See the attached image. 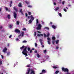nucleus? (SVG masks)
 Wrapping results in <instances>:
<instances>
[{
  "mask_svg": "<svg viewBox=\"0 0 74 74\" xmlns=\"http://www.w3.org/2000/svg\"><path fill=\"white\" fill-rule=\"evenodd\" d=\"M27 47L25 46H25L23 45L22 47H21L20 48V49H21V50H22L24 48L23 50L22 53L23 55H25V56H27V53L28 52L27 51Z\"/></svg>",
  "mask_w": 74,
  "mask_h": 74,
  "instance_id": "1",
  "label": "nucleus"
},
{
  "mask_svg": "<svg viewBox=\"0 0 74 74\" xmlns=\"http://www.w3.org/2000/svg\"><path fill=\"white\" fill-rule=\"evenodd\" d=\"M62 71H64V72H66L67 73H69V69L67 68H64L63 67L62 68Z\"/></svg>",
  "mask_w": 74,
  "mask_h": 74,
  "instance_id": "2",
  "label": "nucleus"
},
{
  "mask_svg": "<svg viewBox=\"0 0 74 74\" xmlns=\"http://www.w3.org/2000/svg\"><path fill=\"white\" fill-rule=\"evenodd\" d=\"M41 25L40 24H39L38 25V27L37 28V30H40L41 29V28L42 27Z\"/></svg>",
  "mask_w": 74,
  "mask_h": 74,
  "instance_id": "3",
  "label": "nucleus"
},
{
  "mask_svg": "<svg viewBox=\"0 0 74 74\" xmlns=\"http://www.w3.org/2000/svg\"><path fill=\"white\" fill-rule=\"evenodd\" d=\"M47 40H48L47 42L48 44H49V45H50L51 44V39H50V38L49 37H48L47 38Z\"/></svg>",
  "mask_w": 74,
  "mask_h": 74,
  "instance_id": "4",
  "label": "nucleus"
},
{
  "mask_svg": "<svg viewBox=\"0 0 74 74\" xmlns=\"http://www.w3.org/2000/svg\"><path fill=\"white\" fill-rule=\"evenodd\" d=\"M13 16H14V18L16 19V16H17V14L15 12H14L13 13Z\"/></svg>",
  "mask_w": 74,
  "mask_h": 74,
  "instance_id": "5",
  "label": "nucleus"
},
{
  "mask_svg": "<svg viewBox=\"0 0 74 74\" xmlns=\"http://www.w3.org/2000/svg\"><path fill=\"white\" fill-rule=\"evenodd\" d=\"M30 68H28L27 69V72L26 73V74H29V73H30Z\"/></svg>",
  "mask_w": 74,
  "mask_h": 74,
  "instance_id": "6",
  "label": "nucleus"
},
{
  "mask_svg": "<svg viewBox=\"0 0 74 74\" xmlns=\"http://www.w3.org/2000/svg\"><path fill=\"white\" fill-rule=\"evenodd\" d=\"M14 32H16V33H20V32H21V31H20V30H19V29H15Z\"/></svg>",
  "mask_w": 74,
  "mask_h": 74,
  "instance_id": "7",
  "label": "nucleus"
},
{
  "mask_svg": "<svg viewBox=\"0 0 74 74\" xmlns=\"http://www.w3.org/2000/svg\"><path fill=\"white\" fill-rule=\"evenodd\" d=\"M27 50L28 51H30L29 53H31L32 52V50H30V48L29 47H28L27 48Z\"/></svg>",
  "mask_w": 74,
  "mask_h": 74,
  "instance_id": "8",
  "label": "nucleus"
},
{
  "mask_svg": "<svg viewBox=\"0 0 74 74\" xmlns=\"http://www.w3.org/2000/svg\"><path fill=\"white\" fill-rule=\"evenodd\" d=\"M6 51H7V48L5 47L4 49H3V52H5Z\"/></svg>",
  "mask_w": 74,
  "mask_h": 74,
  "instance_id": "9",
  "label": "nucleus"
},
{
  "mask_svg": "<svg viewBox=\"0 0 74 74\" xmlns=\"http://www.w3.org/2000/svg\"><path fill=\"white\" fill-rule=\"evenodd\" d=\"M30 74H35V71L32 69L31 70V72Z\"/></svg>",
  "mask_w": 74,
  "mask_h": 74,
  "instance_id": "10",
  "label": "nucleus"
},
{
  "mask_svg": "<svg viewBox=\"0 0 74 74\" xmlns=\"http://www.w3.org/2000/svg\"><path fill=\"white\" fill-rule=\"evenodd\" d=\"M19 12H21V14L23 15L24 14H23V12H22V9H21L19 11Z\"/></svg>",
  "mask_w": 74,
  "mask_h": 74,
  "instance_id": "11",
  "label": "nucleus"
},
{
  "mask_svg": "<svg viewBox=\"0 0 74 74\" xmlns=\"http://www.w3.org/2000/svg\"><path fill=\"white\" fill-rule=\"evenodd\" d=\"M13 9L15 10V11H16V12H18V9L16 8V7H13Z\"/></svg>",
  "mask_w": 74,
  "mask_h": 74,
  "instance_id": "12",
  "label": "nucleus"
},
{
  "mask_svg": "<svg viewBox=\"0 0 74 74\" xmlns=\"http://www.w3.org/2000/svg\"><path fill=\"white\" fill-rule=\"evenodd\" d=\"M36 25L37 26H38V23H39V22L38 21V19H36Z\"/></svg>",
  "mask_w": 74,
  "mask_h": 74,
  "instance_id": "13",
  "label": "nucleus"
},
{
  "mask_svg": "<svg viewBox=\"0 0 74 74\" xmlns=\"http://www.w3.org/2000/svg\"><path fill=\"white\" fill-rule=\"evenodd\" d=\"M42 73H46V71L44 69H43L42 70Z\"/></svg>",
  "mask_w": 74,
  "mask_h": 74,
  "instance_id": "14",
  "label": "nucleus"
},
{
  "mask_svg": "<svg viewBox=\"0 0 74 74\" xmlns=\"http://www.w3.org/2000/svg\"><path fill=\"white\" fill-rule=\"evenodd\" d=\"M30 18L32 21H33L34 19V18L33 17V15H31L30 16Z\"/></svg>",
  "mask_w": 74,
  "mask_h": 74,
  "instance_id": "15",
  "label": "nucleus"
},
{
  "mask_svg": "<svg viewBox=\"0 0 74 74\" xmlns=\"http://www.w3.org/2000/svg\"><path fill=\"white\" fill-rule=\"evenodd\" d=\"M51 27L52 28H53V29H55L56 27V26L54 25H52L51 26Z\"/></svg>",
  "mask_w": 74,
  "mask_h": 74,
  "instance_id": "16",
  "label": "nucleus"
},
{
  "mask_svg": "<svg viewBox=\"0 0 74 74\" xmlns=\"http://www.w3.org/2000/svg\"><path fill=\"white\" fill-rule=\"evenodd\" d=\"M18 7L20 8L22 7V4L21 3H19V5H18Z\"/></svg>",
  "mask_w": 74,
  "mask_h": 74,
  "instance_id": "17",
  "label": "nucleus"
},
{
  "mask_svg": "<svg viewBox=\"0 0 74 74\" xmlns=\"http://www.w3.org/2000/svg\"><path fill=\"white\" fill-rule=\"evenodd\" d=\"M58 9H59V7H57L56 8V9H54V10H55V11H57V10H58Z\"/></svg>",
  "mask_w": 74,
  "mask_h": 74,
  "instance_id": "18",
  "label": "nucleus"
},
{
  "mask_svg": "<svg viewBox=\"0 0 74 74\" xmlns=\"http://www.w3.org/2000/svg\"><path fill=\"white\" fill-rule=\"evenodd\" d=\"M52 39L53 40H55V39H56V38L55 36H53L52 37Z\"/></svg>",
  "mask_w": 74,
  "mask_h": 74,
  "instance_id": "19",
  "label": "nucleus"
},
{
  "mask_svg": "<svg viewBox=\"0 0 74 74\" xmlns=\"http://www.w3.org/2000/svg\"><path fill=\"white\" fill-rule=\"evenodd\" d=\"M25 3L26 4H30V2L26 1H25Z\"/></svg>",
  "mask_w": 74,
  "mask_h": 74,
  "instance_id": "20",
  "label": "nucleus"
},
{
  "mask_svg": "<svg viewBox=\"0 0 74 74\" xmlns=\"http://www.w3.org/2000/svg\"><path fill=\"white\" fill-rule=\"evenodd\" d=\"M7 17L8 19H10V14L8 15L7 16Z\"/></svg>",
  "mask_w": 74,
  "mask_h": 74,
  "instance_id": "21",
  "label": "nucleus"
},
{
  "mask_svg": "<svg viewBox=\"0 0 74 74\" xmlns=\"http://www.w3.org/2000/svg\"><path fill=\"white\" fill-rule=\"evenodd\" d=\"M58 15H59V16H60V17H62V14H61V13H59L58 14Z\"/></svg>",
  "mask_w": 74,
  "mask_h": 74,
  "instance_id": "22",
  "label": "nucleus"
},
{
  "mask_svg": "<svg viewBox=\"0 0 74 74\" xmlns=\"http://www.w3.org/2000/svg\"><path fill=\"white\" fill-rule=\"evenodd\" d=\"M50 34L49 33H48L47 34V37H49V36Z\"/></svg>",
  "mask_w": 74,
  "mask_h": 74,
  "instance_id": "23",
  "label": "nucleus"
},
{
  "mask_svg": "<svg viewBox=\"0 0 74 74\" xmlns=\"http://www.w3.org/2000/svg\"><path fill=\"white\" fill-rule=\"evenodd\" d=\"M59 72V71H56V72H55V74H57Z\"/></svg>",
  "mask_w": 74,
  "mask_h": 74,
  "instance_id": "24",
  "label": "nucleus"
},
{
  "mask_svg": "<svg viewBox=\"0 0 74 74\" xmlns=\"http://www.w3.org/2000/svg\"><path fill=\"white\" fill-rule=\"evenodd\" d=\"M53 69H57L58 68V67L56 66H53Z\"/></svg>",
  "mask_w": 74,
  "mask_h": 74,
  "instance_id": "25",
  "label": "nucleus"
},
{
  "mask_svg": "<svg viewBox=\"0 0 74 74\" xmlns=\"http://www.w3.org/2000/svg\"><path fill=\"white\" fill-rule=\"evenodd\" d=\"M36 32H34V37H36Z\"/></svg>",
  "mask_w": 74,
  "mask_h": 74,
  "instance_id": "26",
  "label": "nucleus"
},
{
  "mask_svg": "<svg viewBox=\"0 0 74 74\" xmlns=\"http://www.w3.org/2000/svg\"><path fill=\"white\" fill-rule=\"evenodd\" d=\"M24 33L23 32H22L21 34H22V37H23V35H24Z\"/></svg>",
  "mask_w": 74,
  "mask_h": 74,
  "instance_id": "27",
  "label": "nucleus"
},
{
  "mask_svg": "<svg viewBox=\"0 0 74 74\" xmlns=\"http://www.w3.org/2000/svg\"><path fill=\"white\" fill-rule=\"evenodd\" d=\"M29 23H32V19H30L29 21Z\"/></svg>",
  "mask_w": 74,
  "mask_h": 74,
  "instance_id": "28",
  "label": "nucleus"
},
{
  "mask_svg": "<svg viewBox=\"0 0 74 74\" xmlns=\"http://www.w3.org/2000/svg\"><path fill=\"white\" fill-rule=\"evenodd\" d=\"M59 40H57V41L56 42V44H58V43H59Z\"/></svg>",
  "mask_w": 74,
  "mask_h": 74,
  "instance_id": "29",
  "label": "nucleus"
},
{
  "mask_svg": "<svg viewBox=\"0 0 74 74\" xmlns=\"http://www.w3.org/2000/svg\"><path fill=\"white\" fill-rule=\"evenodd\" d=\"M43 53H47V50H44L43 51Z\"/></svg>",
  "mask_w": 74,
  "mask_h": 74,
  "instance_id": "30",
  "label": "nucleus"
},
{
  "mask_svg": "<svg viewBox=\"0 0 74 74\" xmlns=\"http://www.w3.org/2000/svg\"><path fill=\"white\" fill-rule=\"evenodd\" d=\"M45 29H47V30H49V28L48 27H45Z\"/></svg>",
  "mask_w": 74,
  "mask_h": 74,
  "instance_id": "31",
  "label": "nucleus"
},
{
  "mask_svg": "<svg viewBox=\"0 0 74 74\" xmlns=\"http://www.w3.org/2000/svg\"><path fill=\"white\" fill-rule=\"evenodd\" d=\"M16 23L17 25H19V22L18 21H17Z\"/></svg>",
  "mask_w": 74,
  "mask_h": 74,
  "instance_id": "32",
  "label": "nucleus"
},
{
  "mask_svg": "<svg viewBox=\"0 0 74 74\" xmlns=\"http://www.w3.org/2000/svg\"><path fill=\"white\" fill-rule=\"evenodd\" d=\"M9 55H10V52H8L7 53V56H9Z\"/></svg>",
  "mask_w": 74,
  "mask_h": 74,
  "instance_id": "33",
  "label": "nucleus"
},
{
  "mask_svg": "<svg viewBox=\"0 0 74 74\" xmlns=\"http://www.w3.org/2000/svg\"><path fill=\"white\" fill-rule=\"evenodd\" d=\"M28 14L29 15H31V14H32V13L30 12H28Z\"/></svg>",
  "mask_w": 74,
  "mask_h": 74,
  "instance_id": "34",
  "label": "nucleus"
},
{
  "mask_svg": "<svg viewBox=\"0 0 74 74\" xmlns=\"http://www.w3.org/2000/svg\"><path fill=\"white\" fill-rule=\"evenodd\" d=\"M23 43H26L27 42V41H26L25 40H24L23 41Z\"/></svg>",
  "mask_w": 74,
  "mask_h": 74,
  "instance_id": "35",
  "label": "nucleus"
},
{
  "mask_svg": "<svg viewBox=\"0 0 74 74\" xmlns=\"http://www.w3.org/2000/svg\"><path fill=\"white\" fill-rule=\"evenodd\" d=\"M28 7H29V8H32V5H29L28 6Z\"/></svg>",
  "mask_w": 74,
  "mask_h": 74,
  "instance_id": "36",
  "label": "nucleus"
},
{
  "mask_svg": "<svg viewBox=\"0 0 74 74\" xmlns=\"http://www.w3.org/2000/svg\"><path fill=\"white\" fill-rule=\"evenodd\" d=\"M44 37L45 38V37H47V35H46V34H45V33H44Z\"/></svg>",
  "mask_w": 74,
  "mask_h": 74,
  "instance_id": "37",
  "label": "nucleus"
},
{
  "mask_svg": "<svg viewBox=\"0 0 74 74\" xmlns=\"http://www.w3.org/2000/svg\"><path fill=\"white\" fill-rule=\"evenodd\" d=\"M52 24H53L52 22H50V23H49V25H52Z\"/></svg>",
  "mask_w": 74,
  "mask_h": 74,
  "instance_id": "38",
  "label": "nucleus"
},
{
  "mask_svg": "<svg viewBox=\"0 0 74 74\" xmlns=\"http://www.w3.org/2000/svg\"><path fill=\"white\" fill-rule=\"evenodd\" d=\"M37 56L38 58H40V55H39V54H37Z\"/></svg>",
  "mask_w": 74,
  "mask_h": 74,
  "instance_id": "39",
  "label": "nucleus"
},
{
  "mask_svg": "<svg viewBox=\"0 0 74 74\" xmlns=\"http://www.w3.org/2000/svg\"><path fill=\"white\" fill-rule=\"evenodd\" d=\"M52 43L53 44H55V40H53L52 41Z\"/></svg>",
  "mask_w": 74,
  "mask_h": 74,
  "instance_id": "40",
  "label": "nucleus"
},
{
  "mask_svg": "<svg viewBox=\"0 0 74 74\" xmlns=\"http://www.w3.org/2000/svg\"><path fill=\"white\" fill-rule=\"evenodd\" d=\"M2 61L0 60V65H1V64H2Z\"/></svg>",
  "mask_w": 74,
  "mask_h": 74,
  "instance_id": "41",
  "label": "nucleus"
},
{
  "mask_svg": "<svg viewBox=\"0 0 74 74\" xmlns=\"http://www.w3.org/2000/svg\"><path fill=\"white\" fill-rule=\"evenodd\" d=\"M5 8L6 11H8V8L7 7H5Z\"/></svg>",
  "mask_w": 74,
  "mask_h": 74,
  "instance_id": "42",
  "label": "nucleus"
},
{
  "mask_svg": "<svg viewBox=\"0 0 74 74\" xmlns=\"http://www.w3.org/2000/svg\"><path fill=\"white\" fill-rule=\"evenodd\" d=\"M59 47L57 46L56 47V49H59Z\"/></svg>",
  "mask_w": 74,
  "mask_h": 74,
  "instance_id": "43",
  "label": "nucleus"
},
{
  "mask_svg": "<svg viewBox=\"0 0 74 74\" xmlns=\"http://www.w3.org/2000/svg\"><path fill=\"white\" fill-rule=\"evenodd\" d=\"M23 30H24L25 31H26V29L25 28H24L23 29Z\"/></svg>",
  "mask_w": 74,
  "mask_h": 74,
  "instance_id": "44",
  "label": "nucleus"
},
{
  "mask_svg": "<svg viewBox=\"0 0 74 74\" xmlns=\"http://www.w3.org/2000/svg\"><path fill=\"white\" fill-rule=\"evenodd\" d=\"M35 47H37V44L36 43H35Z\"/></svg>",
  "mask_w": 74,
  "mask_h": 74,
  "instance_id": "45",
  "label": "nucleus"
},
{
  "mask_svg": "<svg viewBox=\"0 0 74 74\" xmlns=\"http://www.w3.org/2000/svg\"><path fill=\"white\" fill-rule=\"evenodd\" d=\"M39 41L40 43L42 42V41L41 40V39H40Z\"/></svg>",
  "mask_w": 74,
  "mask_h": 74,
  "instance_id": "46",
  "label": "nucleus"
},
{
  "mask_svg": "<svg viewBox=\"0 0 74 74\" xmlns=\"http://www.w3.org/2000/svg\"><path fill=\"white\" fill-rule=\"evenodd\" d=\"M28 15H27V13H25V16L26 17Z\"/></svg>",
  "mask_w": 74,
  "mask_h": 74,
  "instance_id": "47",
  "label": "nucleus"
},
{
  "mask_svg": "<svg viewBox=\"0 0 74 74\" xmlns=\"http://www.w3.org/2000/svg\"><path fill=\"white\" fill-rule=\"evenodd\" d=\"M10 4H12V1H10Z\"/></svg>",
  "mask_w": 74,
  "mask_h": 74,
  "instance_id": "48",
  "label": "nucleus"
},
{
  "mask_svg": "<svg viewBox=\"0 0 74 74\" xmlns=\"http://www.w3.org/2000/svg\"><path fill=\"white\" fill-rule=\"evenodd\" d=\"M64 11H65V12H66L67 11V10H66V9H64Z\"/></svg>",
  "mask_w": 74,
  "mask_h": 74,
  "instance_id": "49",
  "label": "nucleus"
},
{
  "mask_svg": "<svg viewBox=\"0 0 74 74\" xmlns=\"http://www.w3.org/2000/svg\"><path fill=\"white\" fill-rule=\"evenodd\" d=\"M40 34H37V36H40H40H40Z\"/></svg>",
  "mask_w": 74,
  "mask_h": 74,
  "instance_id": "50",
  "label": "nucleus"
},
{
  "mask_svg": "<svg viewBox=\"0 0 74 74\" xmlns=\"http://www.w3.org/2000/svg\"><path fill=\"white\" fill-rule=\"evenodd\" d=\"M12 37V35H10V36H9V38H11V37Z\"/></svg>",
  "mask_w": 74,
  "mask_h": 74,
  "instance_id": "51",
  "label": "nucleus"
},
{
  "mask_svg": "<svg viewBox=\"0 0 74 74\" xmlns=\"http://www.w3.org/2000/svg\"><path fill=\"white\" fill-rule=\"evenodd\" d=\"M9 27L10 28H11L12 27V25H10L9 26Z\"/></svg>",
  "mask_w": 74,
  "mask_h": 74,
  "instance_id": "52",
  "label": "nucleus"
},
{
  "mask_svg": "<svg viewBox=\"0 0 74 74\" xmlns=\"http://www.w3.org/2000/svg\"><path fill=\"white\" fill-rule=\"evenodd\" d=\"M62 4H64V1H63L62 2Z\"/></svg>",
  "mask_w": 74,
  "mask_h": 74,
  "instance_id": "53",
  "label": "nucleus"
},
{
  "mask_svg": "<svg viewBox=\"0 0 74 74\" xmlns=\"http://www.w3.org/2000/svg\"><path fill=\"white\" fill-rule=\"evenodd\" d=\"M1 56L2 57V59H3V58H4V56H3L2 55H1Z\"/></svg>",
  "mask_w": 74,
  "mask_h": 74,
  "instance_id": "54",
  "label": "nucleus"
},
{
  "mask_svg": "<svg viewBox=\"0 0 74 74\" xmlns=\"http://www.w3.org/2000/svg\"><path fill=\"white\" fill-rule=\"evenodd\" d=\"M40 36H41L42 37H43V34H40Z\"/></svg>",
  "mask_w": 74,
  "mask_h": 74,
  "instance_id": "55",
  "label": "nucleus"
},
{
  "mask_svg": "<svg viewBox=\"0 0 74 74\" xmlns=\"http://www.w3.org/2000/svg\"><path fill=\"white\" fill-rule=\"evenodd\" d=\"M27 67H30V65H27Z\"/></svg>",
  "mask_w": 74,
  "mask_h": 74,
  "instance_id": "56",
  "label": "nucleus"
},
{
  "mask_svg": "<svg viewBox=\"0 0 74 74\" xmlns=\"http://www.w3.org/2000/svg\"><path fill=\"white\" fill-rule=\"evenodd\" d=\"M34 52L35 53H37V51L36 50Z\"/></svg>",
  "mask_w": 74,
  "mask_h": 74,
  "instance_id": "57",
  "label": "nucleus"
},
{
  "mask_svg": "<svg viewBox=\"0 0 74 74\" xmlns=\"http://www.w3.org/2000/svg\"><path fill=\"white\" fill-rule=\"evenodd\" d=\"M40 43L41 45H43V43H42V42H40Z\"/></svg>",
  "mask_w": 74,
  "mask_h": 74,
  "instance_id": "58",
  "label": "nucleus"
},
{
  "mask_svg": "<svg viewBox=\"0 0 74 74\" xmlns=\"http://www.w3.org/2000/svg\"><path fill=\"white\" fill-rule=\"evenodd\" d=\"M2 10V8H0V12H1V11Z\"/></svg>",
  "mask_w": 74,
  "mask_h": 74,
  "instance_id": "59",
  "label": "nucleus"
},
{
  "mask_svg": "<svg viewBox=\"0 0 74 74\" xmlns=\"http://www.w3.org/2000/svg\"><path fill=\"white\" fill-rule=\"evenodd\" d=\"M37 32H38V33H41V32H40V31H38Z\"/></svg>",
  "mask_w": 74,
  "mask_h": 74,
  "instance_id": "60",
  "label": "nucleus"
},
{
  "mask_svg": "<svg viewBox=\"0 0 74 74\" xmlns=\"http://www.w3.org/2000/svg\"><path fill=\"white\" fill-rule=\"evenodd\" d=\"M10 7H12V4H10Z\"/></svg>",
  "mask_w": 74,
  "mask_h": 74,
  "instance_id": "61",
  "label": "nucleus"
},
{
  "mask_svg": "<svg viewBox=\"0 0 74 74\" xmlns=\"http://www.w3.org/2000/svg\"><path fill=\"white\" fill-rule=\"evenodd\" d=\"M7 46H8V47H9V46H10V44H8Z\"/></svg>",
  "mask_w": 74,
  "mask_h": 74,
  "instance_id": "62",
  "label": "nucleus"
},
{
  "mask_svg": "<svg viewBox=\"0 0 74 74\" xmlns=\"http://www.w3.org/2000/svg\"><path fill=\"white\" fill-rule=\"evenodd\" d=\"M54 5H56V3H54Z\"/></svg>",
  "mask_w": 74,
  "mask_h": 74,
  "instance_id": "63",
  "label": "nucleus"
},
{
  "mask_svg": "<svg viewBox=\"0 0 74 74\" xmlns=\"http://www.w3.org/2000/svg\"><path fill=\"white\" fill-rule=\"evenodd\" d=\"M3 28V27L2 26L0 27V29H1Z\"/></svg>",
  "mask_w": 74,
  "mask_h": 74,
  "instance_id": "64",
  "label": "nucleus"
}]
</instances>
